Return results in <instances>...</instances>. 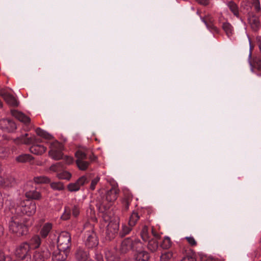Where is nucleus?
<instances>
[{
	"instance_id": "nucleus-14",
	"label": "nucleus",
	"mask_w": 261,
	"mask_h": 261,
	"mask_svg": "<svg viewBox=\"0 0 261 261\" xmlns=\"http://www.w3.org/2000/svg\"><path fill=\"white\" fill-rule=\"evenodd\" d=\"M50 252L46 246L43 245L41 248L34 252V261H50Z\"/></svg>"
},
{
	"instance_id": "nucleus-42",
	"label": "nucleus",
	"mask_w": 261,
	"mask_h": 261,
	"mask_svg": "<svg viewBox=\"0 0 261 261\" xmlns=\"http://www.w3.org/2000/svg\"><path fill=\"white\" fill-rule=\"evenodd\" d=\"M100 179V178L98 176L93 179L91 181L90 186V189L91 191H93L95 189V186L97 184V183L99 182Z\"/></svg>"
},
{
	"instance_id": "nucleus-31",
	"label": "nucleus",
	"mask_w": 261,
	"mask_h": 261,
	"mask_svg": "<svg viewBox=\"0 0 261 261\" xmlns=\"http://www.w3.org/2000/svg\"><path fill=\"white\" fill-rule=\"evenodd\" d=\"M107 261H120V258L113 251L108 250L105 253Z\"/></svg>"
},
{
	"instance_id": "nucleus-27",
	"label": "nucleus",
	"mask_w": 261,
	"mask_h": 261,
	"mask_svg": "<svg viewBox=\"0 0 261 261\" xmlns=\"http://www.w3.org/2000/svg\"><path fill=\"white\" fill-rule=\"evenodd\" d=\"M34 158L30 154H21L16 158V161L19 163L31 162Z\"/></svg>"
},
{
	"instance_id": "nucleus-5",
	"label": "nucleus",
	"mask_w": 261,
	"mask_h": 261,
	"mask_svg": "<svg viewBox=\"0 0 261 261\" xmlns=\"http://www.w3.org/2000/svg\"><path fill=\"white\" fill-rule=\"evenodd\" d=\"M84 242L88 248H93L98 244V240L92 225L86 223L84 225Z\"/></svg>"
},
{
	"instance_id": "nucleus-41",
	"label": "nucleus",
	"mask_w": 261,
	"mask_h": 261,
	"mask_svg": "<svg viewBox=\"0 0 261 261\" xmlns=\"http://www.w3.org/2000/svg\"><path fill=\"white\" fill-rule=\"evenodd\" d=\"M173 254L171 252H165L161 256V261H168L172 257Z\"/></svg>"
},
{
	"instance_id": "nucleus-23",
	"label": "nucleus",
	"mask_w": 261,
	"mask_h": 261,
	"mask_svg": "<svg viewBox=\"0 0 261 261\" xmlns=\"http://www.w3.org/2000/svg\"><path fill=\"white\" fill-rule=\"evenodd\" d=\"M52 228L53 225L51 223L49 222L45 223L40 229L39 232L40 237L42 239H45L48 236H49L51 233H53L50 232Z\"/></svg>"
},
{
	"instance_id": "nucleus-30",
	"label": "nucleus",
	"mask_w": 261,
	"mask_h": 261,
	"mask_svg": "<svg viewBox=\"0 0 261 261\" xmlns=\"http://www.w3.org/2000/svg\"><path fill=\"white\" fill-rule=\"evenodd\" d=\"M203 21L206 24L207 28L213 29L214 30H217V28L213 24L214 19L210 15H207L202 18Z\"/></svg>"
},
{
	"instance_id": "nucleus-15",
	"label": "nucleus",
	"mask_w": 261,
	"mask_h": 261,
	"mask_svg": "<svg viewBox=\"0 0 261 261\" xmlns=\"http://www.w3.org/2000/svg\"><path fill=\"white\" fill-rule=\"evenodd\" d=\"M80 213V207L79 205H73L71 207L66 206L64 207V211L61 216V219L63 220H67L70 218L71 215L74 218H76Z\"/></svg>"
},
{
	"instance_id": "nucleus-16",
	"label": "nucleus",
	"mask_w": 261,
	"mask_h": 261,
	"mask_svg": "<svg viewBox=\"0 0 261 261\" xmlns=\"http://www.w3.org/2000/svg\"><path fill=\"white\" fill-rule=\"evenodd\" d=\"M89 180L90 178L86 176H82L76 182L69 184L67 187L68 190L70 192L77 191L80 189L81 186L88 183Z\"/></svg>"
},
{
	"instance_id": "nucleus-55",
	"label": "nucleus",
	"mask_w": 261,
	"mask_h": 261,
	"mask_svg": "<svg viewBox=\"0 0 261 261\" xmlns=\"http://www.w3.org/2000/svg\"><path fill=\"white\" fill-rule=\"evenodd\" d=\"M259 50L261 52V43L260 44L259 46Z\"/></svg>"
},
{
	"instance_id": "nucleus-53",
	"label": "nucleus",
	"mask_w": 261,
	"mask_h": 261,
	"mask_svg": "<svg viewBox=\"0 0 261 261\" xmlns=\"http://www.w3.org/2000/svg\"><path fill=\"white\" fill-rule=\"evenodd\" d=\"M3 177L0 176V186L2 187Z\"/></svg>"
},
{
	"instance_id": "nucleus-20",
	"label": "nucleus",
	"mask_w": 261,
	"mask_h": 261,
	"mask_svg": "<svg viewBox=\"0 0 261 261\" xmlns=\"http://www.w3.org/2000/svg\"><path fill=\"white\" fill-rule=\"evenodd\" d=\"M134 259L135 261H148L150 256L149 253L145 250H142V248L135 251Z\"/></svg>"
},
{
	"instance_id": "nucleus-39",
	"label": "nucleus",
	"mask_w": 261,
	"mask_h": 261,
	"mask_svg": "<svg viewBox=\"0 0 261 261\" xmlns=\"http://www.w3.org/2000/svg\"><path fill=\"white\" fill-rule=\"evenodd\" d=\"M181 261H196L195 255L193 252H189L186 253Z\"/></svg>"
},
{
	"instance_id": "nucleus-52",
	"label": "nucleus",
	"mask_w": 261,
	"mask_h": 261,
	"mask_svg": "<svg viewBox=\"0 0 261 261\" xmlns=\"http://www.w3.org/2000/svg\"><path fill=\"white\" fill-rule=\"evenodd\" d=\"M3 199L2 198V194L0 193V207L3 206Z\"/></svg>"
},
{
	"instance_id": "nucleus-19",
	"label": "nucleus",
	"mask_w": 261,
	"mask_h": 261,
	"mask_svg": "<svg viewBox=\"0 0 261 261\" xmlns=\"http://www.w3.org/2000/svg\"><path fill=\"white\" fill-rule=\"evenodd\" d=\"M75 257L77 261H88L90 256L87 249L79 247L76 249Z\"/></svg>"
},
{
	"instance_id": "nucleus-6",
	"label": "nucleus",
	"mask_w": 261,
	"mask_h": 261,
	"mask_svg": "<svg viewBox=\"0 0 261 261\" xmlns=\"http://www.w3.org/2000/svg\"><path fill=\"white\" fill-rule=\"evenodd\" d=\"M111 218L108 221H105L102 218L103 222L109 223L106 225V238L109 240H111L114 239L118 234L119 227V221L118 217H113V214H110Z\"/></svg>"
},
{
	"instance_id": "nucleus-36",
	"label": "nucleus",
	"mask_w": 261,
	"mask_h": 261,
	"mask_svg": "<svg viewBox=\"0 0 261 261\" xmlns=\"http://www.w3.org/2000/svg\"><path fill=\"white\" fill-rule=\"evenodd\" d=\"M171 244L172 242L170 239L168 237H166L162 241L160 247L164 249H167L171 247Z\"/></svg>"
},
{
	"instance_id": "nucleus-1",
	"label": "nucleus",
	"mask_w": 261,
	"mask_h": 261,
	"mask_svg": "<svg viewBox=\"0 0 261 261\" xmlns=\"http://www.w3.org/2000/svg\"><path fill=\"white\" fill-rule=\"evenodd\" d=\"M119 192V190L115 186L112 187L109 190L105 196L98 197L96 200V206L100 214V216L107 221L110 218L112 213L109 210L112 203L115 201Z\"/></svg>"
},
{
	"instance_id": "nucleus-4",
	"label": "nucleus",
	"mask_w": 261,
	"mask_h": 261,
	"mask_svg": "<svg viewBox=\"0 0 261 261\" xmlns=\"http://www.w3.org/2000/svg\"><path fill=\"white\" fill-rule=\"evenodd\" d=\"M36 203L29 199L20 201L16 206L12 207L10 210L12 214L21 216L27 215L32 216L36 212Z\"/></svg>"
},
{
	"instance_id": "nucleus-56",
	"label": "nucleus",
	"mask_w": 261,
	"mask_h": 261,
	"mask_svg": "<svg viewBox=\"0 0 261 261\" xmlns=\"http://www.w3.org/2000/svg\"><path fill=\"white\" fill-rule=\"evenodd\" d=\"M209 261H214V260H209Z\"/></svg>"
},
{
	"instance_id": "nucleus-3",
	"label": "nucleus",
	"mask_w": 261,
	"mask_h": 261,
	"mask_svg": "<svg viewBox=\"0 0 261 261\" xmlns=\"http://www.w3.org/2000/svg\"><path fill=\"white\" fill-rule=\"evenodd\" d=\"M141 237L145 242H148L147 248L151 252L155 251L159 248L158 240L161 236L157 233L153 227L150 228L144 226L141 233Z\"/></svg>"
},
{
	"instance_id": "nucleus-24",
	"label": "nucleus",
	"mask_w": 261,
	"mask_h": 261,
	"mask_svg": "<svg viewBox=\"0 0 261 261\" xmlns=\"http://www.w3.org/2000/svg\"><path fill=\"white\" fill-rule=\"evenodd\" d=\"M46 148L40 144H33L30 148V151L36 154H41L45 152Z\"/></svg>"
},
{
	"instance_id": "nucleus-40",
	"label": "nucleus",
	"mask_w": 261,
	"mask_h": 261,
	"mask_svg": "<svg viewBox=\"0 0 261 261\" xmlns=\"http://www.w3.org/2000/svg\"><path fill=\"white\" fill-rule=\"evenodd\" d=\"M252 65L258 70L261 69V58L255 57L253 59Z\"/></svg>"
},
{
	"instance_id": "nucleus-47",
	"label": "nucleus",
	"mask_w": 261,
	"mask_h": 261,
	"mask_svg": "<svg viewBox=\"0 0 261 261\" xmlns=\"http://www.w3.org/2000/svg\"><path fill=\"white\" fill-rule=\"evenodd\" d=\"M95 258L97 261H104L103 256L101 254L96 253Z\"/></svg>"
},
{
	"instance_id": "nucleus-17",
	"label": "nucleus",
	"mask_w": 261,
	"mask_h": 261,
	"mask_svg": "<svg viewBox=\"0 0 261 261\" xmlns=\"http://www.w3.org/2000/svg\"><path fill=\"white\" fill-rule=\"evenodd\" d=\"M0 127L5 132L11 133L16 129V125L11 119H2L0 120Z\"/></svg>"
},
{
	"instance_id": "nucleus-7",
	"label": "nucleus",
	"mask_w": 261,
	"mask_h": 261,
	"mask_svg": "<svg viewBox=\"0 0 261 261\" xmlns=\"http://www.w3.org/2000/svg\"><path fill=\"white\" fill-rule=\"evenodd\" d=\"M142 248L143 244L139 239L128 237L122 241L120 249L122 253H126L129 251H135Z\"/></svg>"
},
{
	"instance_id": "nucleus-26",
	"label": "nucleus",
	"mask_w": 261,
	"mask_h": 261,
	"mask_svg": "<svg viewBox=\"0 0 261 261\" xmlns=\"http://www.w3.org/2000/svg\"><path fill=\"white\" fill-rule=\"evenodd\" d=\"M25 196L28 199L34 200H39L42 197L40 192L37 190H33L27 192L25 193Z\"/></svg>"
},
{
	"instance_id": "nucleus-34",
	"label": "nucleus",
	"mask_w": 261,
	"mask_h": 261,
	"mask_svg": "<svg viewBox=\"0 0 261 261\" xmlns=\"http://www.w3.org/2000/svg\"><path fill=\"white\" fill-rule=\"evenodd\" d=\"M132 200V198L130 196H125L122 201V210L123 211H127Z\"/></svg>"
},
{
	"instance_id": "nucleus-50",
	"label": "nucleus",
	"mask_w": 261,
	"mask_h": 261,
	"mask_svg": "<svg viewBox=\"0 0 261 261\" xmlns=\"http://www.w3.org/2000/svg\"><path fill=\"white\" fill-rule=\"evenodd\" d=\"M7 94H6L4 90L3 89H0V95L3 96L4 98V95H7Z\"/></svg>"
},
{
	"instance_id": "nucleus-46",
	"label": "nucleus",
	"mask_w": 261,
	"mask_h": 261,
	"mask_svg": "<svg viewBox=\"0 0 261 261\" xmlns=\"http://www.w3.org/2000/svg\"><path fill=\"white\" fill-rule=\"evenodd\" d=\"M80 170H85L88 167L89 164H76Z\"/></svg>"
},
{
	"instance_id": "nucleus-35",
	"label": "nucleus",
	"mask_w": 261,
	"mask_h": 261,
	"mask_svg": "<svg viewBox=\"0 0 261 261\" xmlns=\"http://www.w3.org/2000/svg\"><path fill=\"white\" fill-rule=\"evenodd\" d=\"M35 132L38 136L41 137L45 139L50 140L51 139V136L50 135L42 130L40 127L37 128Z\"/></svg>"
},
{
	"instance_id": "nucleus-28",
	"label": "nucleus",
	"mask_w": 261,
	"mask_h": 261,
	"mask_svg": "<svg viewBox=\"0 0 261 261\" xmlns=\"http://www.w3.org/2000/svg\"><path fill=\"white\" fill-rule=\"evenodd\" d=\"M4 99L10 106L17 107L18 105V102L17 100L12 95L7 94V95H4Z\"/></svg>"
},
{
	"instance_id": "nucleus-45",
	"label": "nucleus",
	"mask_w": 261,
	"mask_h": 261,
	"mask_svg": "<svg viewBox=\"0 0 261 261\" xmlns=\"http://www.w3.org/2000/svg\"><path fill=\"white\" fill-rule=\"evenodd\" d=\"M199 4L203 6H207L209 4V0H196Z\"/></svg>"
},
{
	"instance_id": "nucleus-44",
	"label": "nucleus",
	"mask_w": 261,
	"mask_h": 261,
	"mask_svg": "<svg viewBox=\"0 0 261 261\" xmlns=\"http://www.w3.org/2000/svg\"><path fill=\"white\" fill-rule=\"evenodd\" d=\"M253 5H254L255 10L257 12H258V11H260V4H259V0H254Z\"/></svg>"
},
{
	"instance_id": "nucleus-22",
	"label": "nucleus",
	"mask_w": 261,
	"mask_h": 261,
	"mask_svg": "<svg viewBox=\"0 0 261 261\" xmlns=\"http://www.w3.org/2000/svg\"><path fill=\"white\" fill-rule=\"evenodd\" d=\"M28 134H25L24 135H21L19 137L17 138L15 140V143L24 144L25 145L32 144L33 145L34 144V141L35 140L34 138V136L30 137H28Z\"/></svg>"
},
{
	"instance_id": "nucleus-33",
	"label": "nucleus",
	"mask_w": 261,
	"mask_h": 261,
	"mask_svg": "<svg viewBox=\"0 0 261 261\" xmlns=\"http://www.w3.org/2000/svg\"><path fill=\"white\" fill-rule=\"evenodd\" d=\"M227 6L234 15L238 17L239 15V12L238 5L234 2L230 1L228 3Z\"/></svg>"
},
{
	"instance_id": "nucleus-9",
	"label": "nucleus",
	"mask_w": 261,
	"mask_h": 261,
	"mask_svg": "<svg viewBox=\"0 0 261 261\" xmlns=\"http://www.w3.org/2000/svg\"><path fill=\"white\" fill-rule=\"evenodd\" d=\"M75 156L76 158L75 163H89L88 162L83 161L86 159H89L90 162H97V157L86 147H79L75 152Z\"/></svg>"
},
{
	"instance_id": "nucleus-18",
	"label": "nucleus",
	"mask_w": 261,
	"mask_h": 261,
	"mask_svg": "<svg viewBox=\"0 0 261 261\" xmlns=\"http://www.w3.org/2000/svg\"><path fill=\"white\" fill-rule=\"evenodd\" d=\"M48 153L49 155L55 160L63 159L66 160L67 163H72L74 161V159L71 156L67 155L63 156L62 152L57 150L52 149L49 151Z\"/></svg>"
},
{
	"instance_id": "nucleus-29",
	"label": "nucleus",
	"mask_w": 261,
	"mask_h": 261,
	"mask_svg": "<svg viewBox=\"0 0 261 261\" xmlns=\"http://www.w3.org/2000/svg\"><path fill=\"white\" fill-rule=\"evenodd\" d=\"M250 22L253 30L256 31L259 29L260 21L258 17L253 16L250 19Z\"/></svg>"
},
{
	"instance_id": "nucleus-48",
	"label": "nucleus",
	"mask_w": 261,
	"mask_h": 261,
	"mask_svg": "<svg viewBox=\"0 0 261 261\" xmlns=\"http://www.w3.org/2000/svg\"><path fill=\"white\" fill-rule=\"evenodd\" d=\"M0 261H6V258L3 251H0Z\"/></svg>"
},
{
	"instance_id": "nucleus-13",
	"label": "nucleus",
	"mask_w": 261,
	"mask_h": 261,
	"mask_svg": "<svg viewBox=\"0 0 261 261\" xmlns=\"http://www.w3.org/2000/svg\"><path fill=\"white\" fill-rule=\"evenodd\" d=\"M41 239V237L39 235L34 236L28 243V245L29 246V248L30 249H38V250L35 251L36 252L40 250L43 245H44L49 251H50L49 248V244H47L46 243V241H47V239L45 240L44 243H42ZM50 252L51 253V251H50Z\"/></svg>"
},
{
	"instance_id": "nucleus-43",
	"label": "nucleus",
	"mask_w": 261,
	"mask_h": 261,
	"mask_svg": "<svg viewBox=\"0 0 261 261\" xmlns=\"http://www.w3.org/2000/svg\"><path fill=\"white\" fill-rule=\"evenodd\" d=\"M186 239L189 244H190L192 246H195L196 245L197 243L193 237H186Z\"/></svg>"
},
{
	"instance_id": "nucleus-38",
	"label": "nucleus",
	"mask_w": 261,
	"mask_h": 261,
	"mask_svg": "<svg viewBox=\"0 0 261 261\" xmlns=\"http://www.w3.org/2000/svg\"><path fill=\"white\" fill-rule=\"evenodd\" d=\"M133 227H130V226L129 225L128 226L126 225H123L122 226L121 230L119 232V236L121 237H123L125 236L128 234L132 230Z\"/></svg>"
},
{
	"instance_id": "nucleus-11",
	"label": "nucleus",
	"mask_w": 261,
	"mask_h": 261,
	"mask_svg": "<svg viewBox=\"0 0 261 261\" xmlns=\"http://www.w3.org/2000/svg\"><path fill=\"white\" fill-rule=\"evenodd\" d=\"M34 181L37 184H48L50 183V186L54 190L62 191L64 189V186L61 182H50L49 178L42 176H37L34 178Z\"/></svg>"
},
{
	"instance_id": "nucleus-51",
	"label": "nucleus",
	"mask_w": 261,
	"mask_h": 261,
	"mask_svg": "<svg viewBox=\"0 0 261 261\" xmlns=\"http://www.w3.org/2000/svg\"><path fill=\"white\" fill-rule=\"evenodd\" d=\"M4 228L3 227L0 225V237L3 234Z\"/></svg>"
},
{
	"instance_id": "nucleus-57",
	"label": "nucleus",
	"mask_w": 261,
	"mask_h": 261,
	"mask_svg": "<svg viewBox=\"0 0 261 261\" xmlns=\"http://www.w3.org/2000/svg\"><path fill=\"white\" fill-rule=\"evenodd\" d=\"M8 261H9V260H8Z\"/></svg>"
},
{
	"instance_id": "nucleus-32",
	"label": "nucleus",
	"mask_w": 261,
	"mask_h": 261,
	"mask_svg": "<svg viewBox=\"0 0 261 261\" xmlns=\"http://www.w3.org/2000/svg\"><path fill=\"white\" fill-rule=\"evenodd\" d=\"M140 219V215L137 212H133L129 217L128 225L130 227H134L138 220Z\"/></svg>"
},
{
	"instance_id": "nucleus-21",
	"label": "nucleus",
	"mask_w": 261,
	"mask_h": 261,
	"mask_svg": "<svg viewBox=\"0 0 261 261\" xmlns=\"http://www.w3.org/2000/svg\"><path fill=\"white\" fill-rule=\"evenodd\" d=\"M11 113L13 116L16 118L19 121L24 124H29L31 121L30 117L16 110H11Z\"/></svg>"
},
{
	"instance_id": "nucleus-8",
	"label": "nucleus",
	"mask_w": 261,
	"mask_h": 261,
	"mask_svg": "<svg viewBox=\"0 0 261 261\" xmlns=\"http://www.w3.org/2000/svg\"><path fill=\"white\" fill-rule=\"evenodd\" d=\"M19 216L14 215L9 223V229L12 232L17 236L26 234L28 231V226L23 224L20 220Z\"/></svg>"
},
{
	"instance_id": "nucleus-12",
	"label": "nucleus",
	"mask_w": 261,
	"mask_h": 261,
	"mask_svg": "<svg viewBox=\"0 0 261 261\" xmlns=\"http://www.w3.org/2000/svg\"><path fill=\"white\" fill-rule=\"evenodd\" d=\"M49 171L56 172L57 177L60 179L69 180L71 177V173L65 170L61 164H52Z\"/></svg>"
},
{
	"instance_id": "nucleus-49",
	"label": "nucleus",
	"mask_w": 261,
	"mask_h": 261,
	"mask_svg": "<svg viewBox=\"0 0 261 261\" xmlns=\"http://www.w3.org/2000/svg\"><path fill=\"white\" fill-rule=\"evenodd\" d=\"M34 138L35 139V141H34V144H39L41 142V140L39 138H37L35 136H34Z\"/></svg>"
},
{
	"instance_id": "nucleus-25",
	"label": "nucleus",
	"mask_w": 261,
	"mask_h": 261,
	"mask_svg": "<svg viewBox=\"0 0 261 261\" xmlns=\"http://www.w3.org/2000/svg\"><path fill=\"white\" fill-rule=\"evenodd\" d=\"M15 184V179L12 176L6 175L5 177H3L2 187H10L13 186Z\"/></svg>"
},
{
	"instance_id": "nucleus-54",
	"label": "nucleus",
	"mask_w": 261,
	"mask_h": 261,
	"mask_svg": "<svg viewBox=\"0 0 261 261\" xmlns=\"http://www.w3.org/2000/svg\"><path fill=\"white\" fill-rule=\"evenodd\" d=\"M101 226H102L103 227H105L106 226V224L101 223Z\"/></svg>"
},
{
	"instance_id": "nucleus-10",
	"label": "nucleus",
	"mask_w": 261,
	"mask_h": 261,
	"mask_svg": "<svg viewBox=\"0 0 261 261\" xmlns=\"http://www.w3.org/2000/svg\"><path fill=\"white\" fill-rule=\"evenodd\" d=\"M30 251L28 242H24L16 248L15 254L21 261H34L33 259H31Z\"/></svg>"
},
{
	"instance_id": "nucleus-2",
	"label": "nucleus",
	"mask_w": 261,
	"mask_h": 261,
	"mask_svg": "<svg viewBox=\"0 0 261 261\" xmlns=\"http://www.w3.org/2000/svg\"><path fill=\"white\" fill-rule=\"evenodd\" d=\"M46 243L49 244L50 251L55 249L56 245L57 248L62 251H69L71 246V236L67 231H63L59 234L51 233Z\"/></svg>"
},
{
	"instance_id": "nucleus-37",
	"label": "nucleus",
	"mask_w": 261,
	"mask_h": 261,
	"mask_svg": "<svg viewBox=\"0 0 261 261\" xmlns=\"http://www.w3.org/2000/svg\"><path fill=\"white\" fill-rule=\"evenodd\" d=\"M222 28L228 36H230L232 34V27L228 22H224L222 24Z\"/></svg>"
}]
</instances>
